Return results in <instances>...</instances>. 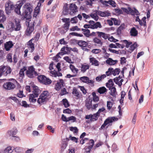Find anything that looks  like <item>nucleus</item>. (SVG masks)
I'll use <instances>...</instances> for the list:
<instances>
[{
    "instance_id": "obj_37",
    "label": "nucleus",
    "mask_w": 153,
    "mask_h": 153,
    "mask_svg": "<svg viewBox=\"0 0 153 153\" xmlns=\"http://www.w3.org/2000/svg\"><path fill=\"white\" fill-rule=\"evenodd\" d=\"M106 77L105 74H103L101 76H98L96 78V80L97 82H100L102 80L104 79Z\"/></svg>"
},
{
    "instance_id": "obj_51",
    "label": "nucleus",
    "mask_w": 153,
    "mask_h": 153,
    "mask_svg": "<svg viewBox=\"0 0 153 153\" xmlns=\"http://www.w3.org/2000/svg\"><path fill=\"white\" fill-rule=\"evenodd\" d=\"M78 21L76 16L72 18L70 20V22L72 24L76 23L78 22Z\"/></svg>"
},
{
    "instance_id": "obj_22",
    "label": "nucleus",
    "mask_w": 153,
    "mask_h": 153,
    "mask_svg": "<svg viewBox=\"0 0 153 153\" xmlns=\"http://www.w3.org/2000/svg\"><path fill=\"white\" fill-rule=\"evenodd\" d=\"M130 35L132 36H136L138 34V31L135 27L132 28L130 32Z\"/></svg>"
},
{
    "instance_id": "obj_5",
    "label": "nucleus",
    "mask_w": 153,
    "mask_h": 153,
    "mask_svg": "<svg viewBox=\"0 0 153 153\" xmlns=\"http://www.w3.org/2000/svg\"><path fill=\"white\" fill-rule=\"evenodd\" d=\"M40 93V90L38 88L37 86L34 87L33 88V94L30 95L29 100L30 102L33 103H35L36 101V99H35L36 97H37L39 95Z\"/></svg>"
},
{
    "instance_id": "obj_16",
    "label": "nucleus",
    "mask_w": 153,
    "mask_h": 153,
    "mask_svg": "<svg viewBox=\"0 0 153 153\" xmlns=\"http://www.w3.org/2000/svg\"><path fill=\"white\" fill-rule=\"evenodd\" d=\"M80 79L83 82L87 84H93L94 82L92 80H90L89 77L87 76H84L80 78Z\"/></svg>"
},
{
    "instance_id": "obj_42",
    "label": "nucleus",
    "mask_w": 153,
    "mask_h": 153,
    "mask_svg": "<svg viewBox=\"0 0 153 153\" xmlns=\"http://www.w3.org/2000/svg\"><path fill=\"white\" fill-rule=\"evenodd\" d=\"M6 58L8 62L12 63L13 62L12 54L10 53L7 54L6 56Z\"/></svg>"
},
{
    "instance_id": "obj_44",
    "label": "nucleus",
    "mask_w": 153,
    "mask_h": 153,
    "mask_svg": "<svg viewBox=\"0 0 153 153\" xmlns=\"http://www.w3.org/2000/svg\"><path fill=\"white\" fill-rule=\"evenodd\" d=\"M92 94L93 96V101L95 102H98L99 101V97L96 95V93L93 92L92 93Z\"/></svg>"
},
{
    "instance_id": "obj_30",
    "label": "nucleus",
    "mask_w": 153,
    "mask_h": 153,
    "mask_svg": "<svg viewBox=\"0 0 153 153\" xmlns=\"http://www.w3.org/2000/svg\"><path fill=\"white\" fill-rule=\"evenodd\" d=\"M89 65H88L82 64L81 67V71L83 73H85L86 72L87 70L89 69Z\"/></svg>"
},
{
    "instance_id": "obj_60",
    "label": "nucleus",
    "mask_w": 153,
    "mask_h": 153,
    "mask_svg": "<svg viewBox=\"0 0 153 153\" xmlns=\"http://www.w3.org/2000/svg\"><path fill=\"white\" fill-rule=\"evenodd\" d=\"M13 149L16 152H21L22 151V149L19 147H16L15 149L13 148Z\"/></svg>"
},
{
    "instance_id": "obj_59",
    "label": "nucleus",
    "mask_w": 153,
    "mask_h": 153,
    "mask_svg": "<svg viewBox=\"0 0 153 153\" xmlns=\"http://www.w3.org/2000/svg\"><path fill=\"white\" fill-rule=\"evenodd\" d=\"M10 98L12 100H14L15 102L21 105L20 101H19L18 99H17V98L16 97H11Z\"/></svg>"
},
{
    "instance_id": "obj_43",
    "label": "nucleus",
    "mask_w": 153,
    "mask_h": 153,
    "mask_svg": "<svg viewBox=\"0 0 153 153\" xmlns=\"http://www.w3.org/2000/svg\"><path fill=\"white\" fill-rule=\"evenodd\" d=\"M63 104L65 108H67L69 106L70 104L68 100L66 99H63L62 100Z\"/></svg>"
},
{
    "instance_id": "obj_45",
    "label": "nucleus",
    "mask_w": 153,
    "mask_h": 153,
    "mask_svg": "<svg viewBox=\"0 0 153 153\" xmlns=\"http://www.w3.org/2000/svg\"><path fill=\"white\" fill-rule=\"evenodd\" d=\"M105 110V109L104 108L102 107L101 108H100L98 110V111L96 113L94 114V116L95 117H98L100 115V113L101 112H102L104 111Z\"/></svg>"
},
{
    "instance_id": "obj_41",
    "label": "nucleus",
    "mask_w": 153,
    "mask_h": 153,
    "mask_svg": "<svg viewBox=\"0 0 153 153\" xmlns=\"http://www.w3.org/2000/svg\"><path fill=\"white\" fill-rule=\"evenodd\" d=\"M94 13H91L90 14V16L94 19L95 21H97L99 19V17L98 16V14H97L95 12H94Z\"/></svg>"
},
{
    "instance_id": "obj_6",
    "label": "nucleus",
    "mask_w": 153,
    "mask_h": 153,
    "mask_svg": "<svg viewBox=\"0 0 153 153\" xmlns=\"http://www.w3.org/2000/svg\"><path fill=\"white\" fill-rule=\"evenodd\" d=\"M26 73L27 76L31 78H33L38 75V74L35 71V68L32 66L28 68Z\"/></svg>"
},
{
    "instance_id": "obj_57",
    "label": "nucleus",
    "mask_w": 153,
    "mask_h": 153,
    "mask_svg": "<svg viewBox=\"0 0 153 153\" xmlns=\"http://www.w3.org/2000/svg\"><path fill=\"white\" fill-rule=\"evenodd\" d=\"M70 131H72L74 133H77L78 131V130L76 127H71L70 128Z\"/></svg>"
},
{
    "instance_id": "obj_53",
    "label": "nucleus",
    "mask_w": 153,
    "mask_h": 153,
    "mask_svg": "<svg viewBox=\"0 0 153 153\" xmlns=\"http://www.w3.org/2000/svg\"><path fill=\"white\" fill-rule=\"evenodd\" d=\"M89 142L91 144V145L88 147V149L89 150H91V149L93 148L94 145V141L93 140L91 139L90 140Z\"/></svg>"
},
{
    "instance_id": "obj_34",
    "label": "nucleus",
    "mask_w": 153,
    "mask_h": 153,
    "mask_svg": "<svg viewBox=\"0 0 153 153\" xmlns=\"http://www.w3.org/2000/svg\"><path fill=\"white\" fill-rule=\"evenodd\" d=\"M61 51L62 52H59L58 53L57 55L56 56H58L59 57V55H62L64 54H67V52L66 51H65V47H62L61 50Z\"/></svg>"
},
{
    "instance_id": "obj_19",
    "label": "nucleus",
    "mask_w": 153,
    "mask_h": 153,
    "mask_svg": "<svg viewBox=\"0 0 153 153\" xmlns=\"http://www.w3.org/2000/svg\"><path fill=\"white\" fill-rule=\"evenodd\" d=\"M118 62L117 60H113L111 58H108L105 61V62L107 64L111 65H114Z\"/></svg>"
},
{
    "instance_id": "obj_39",
    "label": "nucleus",
    "mask_w": 153,
    "mask_h": 153,
    "mask_svg": "<svg viewBox=\"0 0 153 153\" xmlns=\"http://www.w3.org/2000/svg\"><path fill=\"white\" fill-rule=\"evenodd\" d=\"M92 29H97L98 27L101 28L102 26L100 23L99 22H97L92 25Z\"/></svg>"
},
{
    "instance_id": "obj_47",
    "label": "nucleus",
    "mask_w": 153,
    "mask_h": 153,
    "mask_svg": "<svg viewBox=\"0 0 153 153\" xmlns=\"http://www.w3.org/2000/svg\"><path fill=\"white\" fill-rule=\"evenodd\" d=\"M70 22L69 21L66 22L64 24L63 27L66 30V31L65 32L67 31L69 27L70 26Z\"/></svg>"
},
{
    "instance_id": "obj_14",
    "label": "nucleus",
    "mask_w": 153,
    "mask_h": 153,
    "mask_svg": "<svg viewBox=\"0 0 153 153\" xmlns=\"http://www.w3.org/2000/svg\"><path fill=\"white\" fill-rule=\"evenodd\" d=\"M20 21L18 19H15V25L12 28L15 31H19L21 27Z\"/></svg>"
},
{
    "instance_id": "obj_31",
    "label": "nucleus",
    "mask_w": 153,
    "mask_h": 153,
    "mask_svg": "<svg viewBox=\"0 0 153 153\" xmlns=\"http://www.w3.org/2000/svg\"><path fill=\"white\" fill-rule=\"evenodd\" d=\"M90 62L91 63L92 65H94L95 66L99 65L98 61L93 57L90 58Z\"/></svg>"
},
{
    "instance_id": "obj_50",
    "label": "nucleus",
    "mask_w": 153,
    "mask_h": 153,
    "mask_svg": "<svg viewBox=\"0 0 153 153\" xmlns=\"http://www.w3.org/2000/svg\"><path fill=\"white\" fill-rule=\"evenodd\" d=\"M112 151L114 152H115L116 151L118 150V149L117 148V146L116 144L115 143H113L112 146Z\"/></svg>"
},
{
    "instance_id": "obj_55",
    "label": "nucleus",
    "mask_w": 153,
    "mask_h": 153,
    "mask_svg": "<svg viewBox=\"0 0 153 153\" xmlns=\"http://www.w3.org/2000/svg\"><path fill=\"white\" fill-rule=\"evenodd\" d=\"M68 122L72 121L73 122H75L76 120V118L73 116H71L68 118Z\"/></svg>"
},
{
    "instance_id": "obj_52",
    "label": "nucleus",
    "mask_w": 153,
    "mask_h": 153,
    "mask_svg": "<svg viewBox=\"0 0 153 153\" xmlns=\"http://www.w3.org/2000/svg\"><path fill=\"white\" fill-rule=\"evenodd\" d=\"M80 30V28H78V27L77 26H74L70 29V31H75V30L79 31Z\"/></svg>"
},
{
    "instance_id": "obj_38",
    "label": "nucleus",
    "mask_w": 153,
    "mask_h": 153,
    "mask_svg": "<svg viewBox=\"0 0 153 153\" xmlns=\"http://www.w3.org/2000/svg\"><path fill=\"white\" fill-rule=\"evenodd\" d=\"M116 118L115 117H109L107 118L105 121L106 123L107 124L109 123H112L114 121Z\"/></svg>"
},
{
    "instance_id": "obj_15",
    "label": "nucleus",
    "mask_w": 153,
    "mask_h": 153,
    "mask_svg": "<svg viewBox=\"0 0 153 153\" xmlns=\"http://www.w3.org/2000/svg\"><path fill=\"white\" fill-rule=\"evenodd\" d=\"M17 132V130L16 129H12L11 130L8 131L7 133V136L9 137L12 136L13 137H16L18 139H19L18 137H17L15 135L16 134Z\"/></svg>"
},
{
    "instance_id": "obj_58",
    "label": "nucleus",
    "mask_w": 153,
    "mask_h": 153,
    "mask_svg": "<svg viewBox=\"0 0 153 153\" xmlns=\"http://www.w3.org/2000/svg\"><path fill=\"white\" fill-rule=\"evenodd\" d=\"M64 59L67 62L69 63H71L72 62H71V59L69 58V57L68 56H66L64 57Z\"/></svg>"
},
{
    "instance_id": "obj_26",
    "label": "nucleus",
    "mask_w": 153,
    "mask_h": 153,
    "mask_svg": "<svg viewBox=\"0 0 153 153\" xmlns=\"http://www.w3.org/2000/svg\"><path fill=\"white\" fill-rule=\"evenodd\" d=\"M85 118L87 119H90L91 121H94L97 120L98 117H93L92 114H90L89 115H87L85 117Z\"/></svg>"
},
{
    "instance_id": "obj_61",
    "label": "nucleus",
    "mask_w": 153,
    "mask_h": 153,
    "mask_svg": "<svg viewBox=\"0 0 153 153\" xmlns=\"http://www.w3.org/2000/svg\"><path fill=\"white\" fill-rule=\"evenodd\" d=\"M137 46V44L135 43L131 46L129 49L131 50V51H133L136 48Z\"/></svg>"
},
{
    "instance_id": "obj_46",
    "label": "nucleus",
    "mask_w": 153,
    "mask_h": 153,
    "mask_svg": "<svg viewBox=\"0 0 153 153\" xmlns=\"http://www.w3.org/2000/svg\"><path fill=\"white\" fill-rule=\"evenodd\" d=\"M72 93L73 94H74L75 96L77 98H79L80 97L79 94V92L75 88H74L73 89V91L72 92Z\"/></svg>"
},
{
    "instance_id": "obj_11",
    "label": "nucleus",
    "mask_w": 153,
    "mask_h": 153,
    "mask_svg": "<svg viewBox=\"0 0 153 153\" xmlns=\"http://www.w3.org/2000/svg\"><path fill=\"white\" fill-rule=\"evenodd\" d=\"M3 87L6 90H12L16 87V85L13 82H7L3 85Z\"/></svg>"
},
{
    "instance_id": "obj_13",
    "label": "nucleus",
    "mask_w": 153,
    "mask_h": 153,
    "mask_svg": "<svg viewBox=\"0 0 153 153\" xmlns=\"http://www.w3.org/2000/svg\"><path fill=\"white\" fill-rule=\"evenodd\" d=\"M73 41L77 43L78 45L82 48L83 47H87L88 45V43L84 41L77 40L76 39H74Z\"/></svg>"
},
{
    "instance_id": "obj_25",
    "label": "nucleus",
    "mask_w": 153,
    "mask_h": 153,
    "mask_svg": "<svg viewBox=\"0 0 153 153\" xmlns=\"http://www.w3.org/2000/svg\"><path fill=\"white\" fill-rule=\"evenodd\" d=\"M129 11L130 12L131 14L132 15L138 16L139 15V13L138 11L135 8L134 10H133L130 8H128Z\"/></svg>"
},
{
    "instance_id": "obj_27",
    "label": "nucleus",
    "mask_w": 153,
    "mask_h": 153,
    "mask_svg": "<svg viewBox=\"0 0 153 153\" xmlns=\"http://www.w3.org/2000/svg\"><path fill=\"white\" fill-rule=\"evenodd\" d=\"M63 83L62 79L60 80V82H57L55 85V88L57 91L59 90L63 85L62 83Z\"/></svg>"
},
{
    "instance_id": "obj_3",
    "label": "nucleus",
    "mask_w": 153,
    "mask_h": 153,
    "mask_svg": "<svg viewBox=\"0 0 153 153\" xmlns=\"http://www.w3.org/2000/svg\"><path fill=\"white\" fill-rule=\"evenodd\" d=\"M49 96V93L48 91H44L38 99L37 100V102L40 105L45 104L48 100L47 97Z\"/></svg>"
},
{
    "instance_id": "obj_1",
    "label": "nucleus",
    "mask_w": 153,
    "mask_h": 153,
    "mask_svg": "<svg viewBox=\"0 0 153 153\" xmlns=\"http://www.w3.org/2000/svg\"><path fill=\"white\" fill-rule=\"evenodd\" d=\"M68 4L65 3L63 7V12L64 15L68 14L72 15L78 11L77 7L75 4H70L69 8H68Z\"/></svg>"
},
{
    "instance_id": "obj_32",
    "label": "nucleus",
    "mask_w": 153,
    "mask_h": 153,
    "mask_svg": "<svg viewBox=\"0 0 153 153\" xmlns=\"http://www.w3.org/2000/svg\"><path fill=\"white\" fill-rule=\"evenodd\" d=\"M70 68L71 69V71L74 73L76 75L78 72V69L76 68L72 64L70 65Z\"/></svg>"
},
{
    "instance_id": "obj_49",
    "label": "nucleus",
    "mask_w": 153,
    "mask_h": 153,
    "mask_svg": "<svg viewBox=\"0 0 153 153\" xmlns=\"http://www.w3.org/2000/svg\"><path fill=\"white\" fill-rule=\"evenodd\" d=\"M94 12H95L97 14H98V15H99L100 16L102 17H104V15L103 14V12L102 11L98 10H95L94 11Z\"/></svg>"
},
{
    "instance_id": "obj_36",
    "label": "nucleus",
    "mask_w": 153,
    "mask_h": 153,
    "mask_svg": "<svg viewBox=\"0 0 153 153\" xmlns=\"http://www.w3.org/2000/svg\"><path fill=\"white\" fill-rule=\"evenodd\" d=\"M125 25L122 24L118 28L117 32L118 34H120L122 33V30L125 29Z\"/></svg>"
},
{
    "instance_id": "obj_23",
    "label": "nucleus",
    "mask_w": 153,
    "mask_h": 153,
    "mask_svg": "<svg viewBox=\"0 0 153 153\" xmlns=\"http://www.w3.org/2000/svg\"><path fill=\"white\" fill-rule=\"evenodd\" d=\"M102 3L103 4H104V3L108 4L114 7H115L116 6V3L112 0H109L108 1L104 0L102 1Z\"/></svg>"
},
{
    "instance_id": "obj_56",
    "label": "nucleus",
    "mask_w": 153,
    "mask_h": 153,
    "mask_svg": "<svg viewBox=\"0 0 153 153\" xmlns=\"http://www.w3.org/2000/svg\"><path fill=\"white\" fill-rule=\"evenodd\" d=\"M112 105L113 104L110 101L107 102V106L108 109L110 110L111 109Z\"/></svg>"
},
{
    "instance_id": "obj_29",
    "label": "nucleus",
    "mask_w": 153,
    "mask_h": 153,
    "mask_svg": "<svg viewBox=\"0 0 153 153\" xmlns=\"http://www.w3.org/2000/svg\"><path fill=\"white\" fill-rule=\"evenodd\" d=\"M110 90L111 91L110 92V94L114 97H116V88L114 87H112L111 88Z\"/></svg>"
},
{
    "instance_id": "obj_12",
    "label": "nucleus",
    "mask_w": 153,
    "mask_h": 153,
    "mask_svg": "<svg viewBox=\"0 0 153 153\" xmlns=\"http://www.w3.org/2000/svg\"><path fill=\"white\" fill-rule=\"evenodd\" d=\"M34 22H31L28 24V27L26 30V34L27 36H29L32 32L34 29Z\"/></svg>"
},
{
    "instance_id": "obj_62",
    "label": "nucleus",
    "mask_w": 153,
    "mask_h": 153,
    "mask_svg": "<svg viewBox=\"0 0 153 153\" xmlns=\"http://www.w3.org/2000/svg\"><path fill=\"white\" fill-rule=\"evenodd\" d=\"M101 51V50L100 49H93L92 51V52L94 53L97 54L100 53Z\"/></svg>"
},
{
    "instance_id": "obj_48",
    "label": "nucleus",
    "mask_w": 153,
    "mask_h": 153,
    "mask_svg": "<svg viewBox=\"0 0 153 153\" xmlns=\"http://www.w3.org/2000/svg\"><path fill=\"white\" fill-rule=\"evenodd\" d=\"M93 42H94L97 43V44H100L101 45H102L101 40L97 37L93 39Z\"/></svg>"
},
{
    "instance_id": "obj_8",
    "label": "nucleus",
    "mask_w": 153,
    "mask_h": 153,
    "mask_svg": "<svg viewBox=\"0 0 153 153\" xmlns=\"http://www.w3.org/2000/svg\"><path fill=\"white\" fill-rule=\"evenodd\" d=\"M25 1V0H22L19 1V3L18 4L14 5L13 9L16 13L18 15H21L20 10L22 6Z\"/></svg>"
},
{
    "instance_id": "obj_64",
    "label": "nucleus",
    "mask_w": 153,
    "mask_h": 153,
    "mask_svg": "<svg viewBox=\"0 0 153 153\" xmlns=\"http://www.w3.org/2000/svg\"><path fill=\"white\" fill-rule=\"evenodd\" d=\"M123 42L124 43L126 44V48H128L130 45L132 44L131 42H129L127 40H123Z\"/></svg>"
},
{
    "instance_id": "obj_17",
    "label": "nucleus",
    "mask_w": 153,
    "mask_h": 153,
    "mask_svg": "<svg viewBox=\"0 0 153 153\" xmlns=\"http://www.w3.org/2000/svg\"><path fill=\"white\" fill-rule=\"evenodd\" d=\"M13 46V42L11 41L7 42L4 44V48L7 51H9Z\"/></svg>"
},
{
    "instance_id": "obj_18",
    "label": "nucleus",
    "mask_w": 153,
    "mask_h": 153,
    "mask_svg": "<svg viewBox=\"0 0 153 153\" xmlns=\"http://www.w3.org/2000/svg\"><path fill=\"white\" fill-rule=\"evenodd\" d=\"M33 39L30 40L27 43L29 49L30 50V52L32 53L34 51L35 49L34 44L32 42Z\"/></svg>"
},
{
    "instance_id": "obj_7",
    "label": "nucleus",
    "mask_w": 153,
    "mask_h": 153,
    "mask_svg": "<svg viewBox=\"0 0 153 153\" xmlns=\"http://www.w3.org/2000/svg\"><path fill=\"white\" fill-rule=\"evenodd\" d=\"M38 81L40 82L45 85H49L52 82L51 80L47 78L44 75H41L37 77Z\"/></svg>"
},
{
    "instance_id": "obj_40",
    "label": "nucleus",
    "mask_w": 153,
    "mask_h": 153,
    "mask_svg": "<svg viewBox=\"0 0 153 153\" xmlns=\"http://www.w3.org/2000/svg\"><path fill=\"white\" fill-rule=\"evenodd\" d=\"M26 70V67H24L20 69L19 74L20 77L23 78L25 76L24 71Z\"/></svg>"
},
{
    "instance_id": "obj_63",
    "label": "nucleus",
    "mask_w": 153,
    "mask_h": 153,
    "mask_svg": "<svg viewBox=\"0 0 153 153\" xmlns=\"http://www.w3.org/2000/svg\"><path fill=\"white\" fill-rule=\"evenodd\" d=\"M90 31L89 30L87 29L86 32L84 33V35L87 37H89L90 36Z\"/></svg>"
},
{
    "instance_id": "obj_28",
    "label": "nucleus",
    "mask_w": 153,
    "mask_h": 153,
    "mask_svg": "<svg viewBox=\"0 0 153 153\" xmlns=\"http://www.w3.org/2000/svg\"><path fill=\"white\" fill-rule=\"evenodd\" d=\"M114 85L113 80L112 79H110L106 84V86L107 87L109 88V90Z\"/></svg>"
},
{
    "instance_id": "obj_4",
    "label": "nucleus",
    "mask_w": 153,
    "mask_h": 153,
    "mask_svg": "<svg viewBox=\"0 0 153 153\" xmlns=\"http://www.w3.org/2000/svg\"><path fill=\"white\" fill-rule=\"evenodd\" d=\"M12 70L11 68L7 66H2L0 67V77L2 76H6L10 75Z\"/></svg>"
},
{
    "instance_id": "obj_33",
    "label": "nucleus",
    "mask_w": 153,
    "mask_h": 153,
    "mask_svg": "<svg viewBox=\"0 0 153 153\" xmlns=\"http://www.w3.org/2000/svg\"><path fill=\"white\" fill-rule=\"evenodd\" d=\"M107 90L104 87H100L97 89V91L100 94H103L107 92Z\"/></svg>"
},
{
    "instance_id": "obj_2",
    "label": "nucleus",
    "mask_w": 153,
    "mask_h": 153,
    "mask_svg": "<svg viewBox=\"0 0 153 153\" xmlns=\"http://www.w3.org/2000/svg\"><path fill=\"white\" fill-rule=\"evenodd\" d=\"M24 12H23L22 15V20L28 18V16L32 13L33 10V6L32 5L29 3H27L25 4L23 7Z\"/></svg>"
},
{
    "instance_id": "obj_20",
    "label": "nucleus",
    "mask_w": 153,
    "mask_h": 153,
    "mask_svg": "<svg viewBox=\"0 0 153 153\" xmlns=\"http://www.w3.org/2000/svg\"><path fill=\"white\" fill-rule=\"evenodd\" d=\"M6 18L3 11L0 10V23H3L6 20Z\"/></svg>"
},
{
    "instance_id": "obj_10",
    "label": "nucleus",
    "mask_w": 153,
    "mask_h": 153,
    "mask_svg": "<svg viewBox=\"0 0 153 153\" xmlns=\"http://www.w3.org/2000/svg\"><path fill=\"white\" fill-rule=\"evenodd\" d=\"M14 6V5L10 1H8L5 4L6 13L8 15L11 13V11L13 10Z\"/></svg>"
},
{
    "instance_id": "obj_9",
    "label": "nucleus",
    "mask_w": 153,
    "mask_h": 153,
    "mask_svg": "<svg viewBox=\"0 0 153 153\" xmlns=\"http://www.w3.org/2000/svg\"><path fill=\"white\" fill-rule=\"evenodd\" d=\"M120 70L119 68H116L114 69L112 68H109L107 71L106 72V74L107 76L113 74L114 76L118 75L120 72Z\"/></svg>"
},
{
    "instance_id": "obj_21",
    "label": "nucleus",
    "mask_w": 153,
    "mask_h": 153,
    "mask_svg": "<svg viewBox=\"0 0 153 153\" xmlns=\"http://www.w3.org/2000/svg\"><path fill=\"white\" fill-rule=\"evenodd\" d=\"M92 101V100L90 99L86 100L85 106L88 110L91 108Z\"/></svg>"
},
{
    "instance_id": "obj_24",
    "label": "nucleus",
    "mask_w": 153,
    "mask_h": 153,
    "mask_svg": "<svg viewBox=\"0 0 153 153\" xmlns=\"http://www.w3.org/2000/svg\"><path fill=\"white\" fill-rule=\"evenodd\" d=\"M96 33L98 34V36L99 37H102L104 39H107L108 38L107 35L104 33L99 31H97Z\"/></svg>"
},
{
    "instance_id": "obj_35",
    "label": "nucleus",
    "mask_w": 153,
    "mask_h": 153,
    "mask_svg": "<svg viewBox=\"0 0 153 153\" xmlns=\"http://www.w3.org/2000/svg\"><path fill=\"white\" fill-rule=\"evenodd\" d=\"M13 149L12 147L9 146L6 148L4 151V153H11L13 152Z\"/></svg>"
},
{
    "instance_id": "obj_54",
    "label": "nucleus",
    "mask_w": 153,
    "mask_h": 153,
    "mask_svg": "<svg viewBox=\"0 0 153 153\" xmlns=\"http://www.w3.org/2000/svg\"><path fill=\"white\" fill-rule=\"evenodd\" d=\"M69 35L79 37H82L83 36V35L82 34L78 33L75 32H72L70 33Z\"/></svg>"
}]
</instances>
